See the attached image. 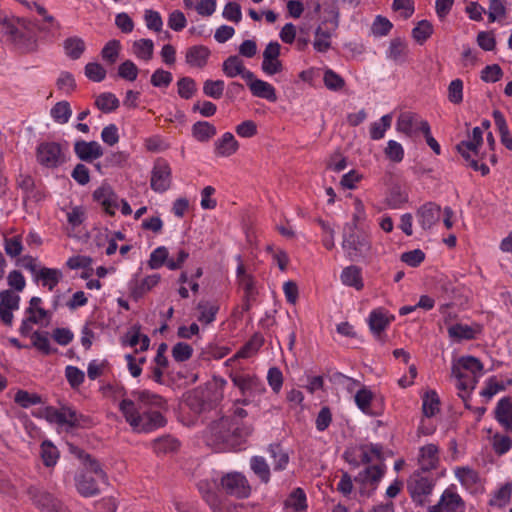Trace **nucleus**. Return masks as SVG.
<instances>
[{
	"label": "nucleus",
	"mask_w": 512,
	"mask_h": 512,
	"mask_svg": "<svg viewBox=\"0 0 512 512\" xmlns=\"http://www.w3.org/2000/svg\"><path fill=\"white\" fill-rule=\"evenodd\" d=\"M224 87V81L208 79L203 84V93L213 99H219L223 95Z\"/></svg>",
	"instance_id": "53"
},
{
	"label": "nucleus",
	"mask_w": 512,
	"mask_h": 512,
	"mask_svg": "<svg viewBox=\"0 0 512 512\" xmlns=\"http://www.w3.org/2000/svg\"><path fill=\"white\" fill-rule=\"evenodd\" d=\"M328 2L324 4V12L328 15L322 22V24H326L330 22L332 24V31H335L339 27L340 22V10L338 7L337 0H327Z\"/></svg>",
	"instance_id": "46"
},
{
	"label": "nucleus",
	"mask_w": 512,
	"mask_h": 512,
	"mask_svg": "<svg viewBox=\"0 0 512 512\" xmlns=\"http://www.w3.org/2000/svg\"><path fill=\"white\" fill-rule=\"evenodd\" d=\"M74 151L77 157L86 162H92L103 155L101 145L96 141L86 142L84 140L76 141Z\"/></svg>",
	"instance_id": "13"
},
{
	"label": "nucleus",
	"mask_w": 512,
	"mask_h": 512,
	"mask_svg": "<svg viewBox=\"0 0 512 512\" xmlns=\"http://www.w3.org/2000/svg\"><path fill=\"white\" fill-rule=\"evenodd\" d=\"M153 449L156 453H170L174 452L179 447V442L176 438L165 435L162 437H159L153 441Z\"/></svg>",
	"instance_id": "38"
},
{
	"label": "nucleus",
	"mask_w": 512,
	"mask_h": 512,
	"mask_svg": "<svg viewBox=\"0 0 512 512\" xmlns=\"http://www.w3.org/2000/svg\"><path fill=\"white\" fill-rule=\"evenodd\" d=\"M231 380L241 390L242 394L262 392L264 390L260 380L249 374L235 373L231 375Z\"/></svg>",
	"instance_id": "15"
},
{
	"label": "nucleus",
	"mask_w": 512,
	"mask_h": 512,
	"mask_svg": "<svg viewBox=\"0 0 512 512\" xmlns=\"http://www.w3.org/2000/svg\"><path fill=\"white\" fill-rule=\"evenodd\" d=\"M495 418L507 432H512V400L504 397L495 408Z\"/></svg>",
	"instance_id": "19"
},
{
	"label": "nucleus",
	"mask_w": 512,
	"mask_h": 512,
	"mask_svg": "<svg viewBox=\"0 0 512 512\" xmlns=\"http://www.w3.org/2000/svg\"><path fill=\"white\" fill-rule=\"evenodd\" d=\"M85 75L91 81L101 82L106 77V70L101 64L90 62L85 66Z\"/></svg>",
	"instance_id": "59"
},
{
	"label": "nucleus",
	"mask_w": 512,
	"mask_h": 512,
	"mask_svg": "<svg viewBox=\"0 0 512 512\" xmlns=\"http://www.w3.org/2000/svg\"><path fill=\"white\" fill-rule=\"evenodd\" d=\"M36 157L41 165L48 168H55L64 162L61 146L56 142H43L39 144Z\"/></svg>",
	"instance_id": "6"
},
{
	"label": "nucleus",
	"mask_w": 512,
	"mask_h": 512,
	"mask_svg": "<svg viewBox=\"0 0 512 512\" xmlns=\"http://www.w3.org/2000/svg\"><path fill=\"white\" fill-rule=\"evenodd\" d=\"M417 217L423 229H430L440 219V207L432 202L426 203L417 211Z\"/></svg>",
	"instance_id": "17"
},
{
	"label": "nucleus",
	"mask_w": 512,
	"mask_h": 512,
	"mask_svg": "<svg viewBox=\"0 0 512 512\" xmlns=\"http://www.w3.org/2000/svg\"><path fill=\"white\" fill-rule=\"evenodd\" d=\"M193 348L185 342H178L172 348V357L177 362H185L192 357Z\"/></svg>",
	"instance_id": "57"
},
{
	"label": "nucleus",
	"mask_w": 512,
	"mask_h": 512,
	"mask_svg": "<svg viewBox=\"0 0 512 512\" xmlns=\"http://www.w3.org/2000/svg\"><path fill=\"white\" fill-rule=\"evenodd\" d=\"M448 100L453 104H460L463 101V81L455 79L448 86Z\"/></svg>",
	"instance_id": "61"
},
{
	"label": "nucleus",
	"mask_w": 512,
	"mask_h": 512,
	"mask_svg": "<svg viewBox=\"0 0 512 512\" xmlns=\"http://www.w3.org/2000/svg\"><path fill=\"white\" fill-rule=\"evenodd\" d=\"M62 277L63 274L59 269L41 267L34 280L41 282L43 287H47L51 291L58 285Z\"/></svg>",
	"instance_id": "25"
},
{
	"label": "nucleus",
	"mask_w": 512,
	"mask_h": 512,
	"mask_svg": "<svg viewBox=\"0 0 512 512\" xmlns=\"http://www.w3.org/2000/svg\"><path fill=\"white\" fill-rule=\"evenodd\" d=\"M14 401L23 408H28L33 405L41 404L42 398L35 393H29L25 390H19L14 397Z\"/></svg>",
	"instance_id": "50"
},
{
	"label": "nucleus",
	"mask_w": 512,
	"mask_h": 512,
	"mask_svg": "<svg viewBox=\"0 0 512 512\" xmlns=\"http://www.w3.org/2000/svg\"><path fill=\"white\" fill-rule=\"evenodd\" d=\"M251 432V427L240 428L239 424L230 417H222L208 426L205 437L209 445L224 443L235 446L240 439L247 437Z\"/></svg>",
	"instance_id": "1"
},
{
	"label": "nucleus",
	"mask_w": 512,
	"mask_h": 512,
	"mask_svg": "<svg viewBox=\"0 0 512 512\" xmlns=\"http://www.w3.org/2000/svg\"><path fill=\"white\" fill-rule=\"evenodd\" d=\"M20 297L12 290H3L0 292V319L7 325L13 323V311L19 308Z\"/></svg>",
	"instance_id": "12"
},
{
	"label": "nucleus",
	"mask_w": 512,
	"mask_h": 512,
	"mask_svg": "<svg viewBox=\"0 0 512 512\" xmlns=\"http://www.w3.org/2000/svg\"><path fill=\"white\" fill-rule=\"evenodd\" d=\"M269 453L274 459V470H284L289 462V455L283 450L280 444L269 445Z\"/></svg>",
	"instance_id": "40"
},
{
	"label": "nucleus",
	"mask_w": 512,
	"mask_h": 512,
	"mask_svg": "<svg viewBox=\"0 0 512 512\" xmlns=\"http://www.w3.org/2000/svg\"><path fill=\"white\" fill-rule=\"evenodd\" d=\"M41 456L44 465L47 467H51L56 464L58 459L57 448L51 443L44 442L41 446Z\"/></svg>",
	"instance_id": "63"
},
{
	"label": "nucleus",
	"mask_w": 512,
	"mask_h": 512,
	"mask_svg": "<svg viewBox=\"0 0 512 512\" xmlns=\"http://www.w3.org/2000/svg\"><path fill=\"white\" fill-rule=\"evenodd\" d=\"M210 50L203 45H195L190 47L186 52V62L192 67L203 68L206 66Z\"/></svg>",
	"instance_id": "23"
},
{
	"label": "nucleus",
	"mask_w": 512,
	"mask_h": 512,
	"mask_svg": "<svg viewBox=\"0 0 512 512\" xmlns=\"http://www.w3.org/2000/svg\"><path fill=\"white\" fill-rule=\"evenodd\" d=\"M192 135L200 142H207L216 135V127L207 121H198L192 126Z\"/></svg>",
	"instance_id": "34"
},
{
	"label": "nucleus",
	"mask_w": 512,
	"mask_h": 512,
	"mask_svg": "<svg viewBox=\"0 0 512 512\" xmlns=\"http://www.w3.org/2000/svg\"><path fill=\"white\" fill-rule=\"evenodd\" d=\"M449 337L456 340H471L475 337V331L472 327L464 324H454L448 328Z\"/></svg>",
	"instance_id": "45"
},
{
	"label": "nucleus",
	"mask_w": 512,
	"mask_h": 512,
	"mask_svg": "<svg viewBox=\"0 0 512 512\" xmlns=\"http://www.w3.org/2000/svg\"><path fill=\"white\" fill-rule=\"evenodd\" d=\"M160 281L159 274H153L145 277L140 282L131 283V295L134 299L141 298L144 294L155 287Z\"/></svg>",
	"instance_id": "29"
},
{
	"label": "nucleus",
	"mask_w": 512,
	"mask_h": 512,
	"mask_svg": "<svg viewBox=\"0 0 512 512\" xmlns=\"http://www.w3.org/2000/svg\"><path fill=\"white\" fill-rule=\"evenodd\" d=\"M384 474V464L372 465L368 466L364 471L360 472L358 476L355 478V481L361 482L363 484H370L372 486V489L375 490Z\"/></svg>",
	"instance_id": "21"
},
{
	"label": "nucleus",
	"mask_w": 512,
	"mask_h": 512,
	"mask_svg": "<svg viewBox=\"0 0 512 512\" xmlns=\"http://www.w3.org/2000/svg\"><path fill=\"white\" fill-rule=\"evenodd\" d=\"M220 485L227 494L238 498L247 497L250 493V486L246 478L237 472L228 473L223 476Z\"/></svg>",
	"instance_id": "7"
},
{
	"label": "nucleus",
	"mask_w": 512,
	"mask_h": 512,
	"mask_svg": "<svg viewBox=\"0 0 512 512\" xmlns=\"http://www.w3.org/2000/svg\"><path fill=\"white\" fill-rule=\"evenodd\" d=\"M422 410L426 417H433L440 408V399L434 390H429L423 395Z\"/></svg>",
	"instance_id": "36"
},
{
	"label": "nucleus",
	"mask_w": 512,
	"mask_h": 512,
	"mask_svg": "<svg viewBox=\"0 0 512 512\" xmlns=\"http://www.w3.org/2000/svg\"><path fill=\"white\" fill-rule=\"evenodd\" d=\"M197 486L199 492L209 507L211 509H216L217 501L220 499L216 493V489L219 488L218 482L216 480H201Z\"/></svg>",
	"instance_id": "26"
},
{
	"label": "nucleus",
	"mask_w": 512,
	"mask_h": 512,
	"mask_svg": "<svg viewBox=\"0 0 512 512\" xmlns=\"http://www.w3.org/2000/svg\"><path fill=\"white\" fill-rule=\"evenodd\" d=\"M120 51V42L118 40H110L106 43L101 51L102 58L110 64L116 62Z\"/></svg>",
	"instance_id": "60"
},
{
	"label": "nucleus",
	"mask_w": 512,
	"mask_h": 512,
	"mask_svg": "<svg viewBox=\"0 0 512 512\" xmlns=\"http://www.w3.org/2000/svg\"><path fill=\"white\" fill-rule=\"evenodd\" d=\"M154 43L150 39H140L133 43V53L145 61L153 57Z\"/></svg>",
	"instance_id": "44"
},
{
	"label": "nucleus",
	"mask_w": 512,
	"mask_h": 512,
	"mask_svg": "<svg viewBox=\"0 0 512 512\" xmlns=\"http://www.w3.org/2000/svg\"><path fill=\"white\" fill-rule=\"evenodd\" d=\"M222 70L227 77L234 78L243 73L244 63L239 56L232 55L223 62Z\"/></svg>",
	"instance_id": "39"
},
{
	"label": "nucleus",
	"mask_w": 512,
	"mask_h": 512,
	"mask_svg": "<svg viewBox=\"0 0 512 512\" xmlns=\"http://www.w3.org/2000/svg\"><path fill=\"white\" fill-rule=\"evenodd\" d=\"M420 122H426L412 112H403L399 115L396 128L399 132L411 136L416 131H420Z\"/></svg>",
	"instance_id": "20"
},
{
	"label": "nucleus",
	"mask_w": 512,
	"mask_h": 512,
	"mask_svg": "<svg viewBox=\"0 0 512 512\" xmlns=\"http://www.w3.org/2000/svg\"><path fill=\"white\" fill-rule=\"evenodd\" d=\"M197 310L199 311L198 321L208 325L215 320L219 306L216 303L207 300H201L197 304Z\"/></svg>",
	"instance_id": "32"
},
{
	"label": "nucleus",
	"mask_w": 512,
	"mask_h": 512,
	"mask_svg": "<svg viewBox=\"0 0 512 512\" xmlns=\"http://www.w3.org/2000/svg\"><path fill=\"white\" fill-rule=\"evenodd\" d=\"M132 396L136 399L139 405L137 408L139 410H141L144 406L161 407L164 403V400L161 396L147 390L133 391Z\"/></svg>",
	"instance_id": "33"
},
{
	"label": "nucleus",
	"mask_w": 512,
	"mask_h": 512,
	"mask_svg": "<svg viewBox=\"0 0 512 512\" xmlns=\"http://www.w3.org/2000/svg\"><path fill=\"white\" fill-rule=\"evenodd\" d=\"M323 82L327 89L339 91L345 86V80L330 68L324 70Z\"/></svg>",
	"instance_id": "48"
},
{
	"label": "nucleus",
	"mask_w": 512,
	"mask_h": 512,
	"mask_svg": "<svg viewBox=\"0 0 512 512\" xmlns=\"http://www.w3.org/2000/svg\"><path fill=\"white\" fill-rule=\"evenodd\" d=\"M250 466L252 471L260 478L264 483H268L270 480V468L266 460L261 456H254L250 460Z\"/></svg>",
	"instance_id": "43"
},
{
	"label": "nucleus",
	"mask_w": 512,
	"mask_h": 512,
	"mask_svg": "<svg viewBox=\"0 0 512 512\" xmlns=\"http://www.w3.org/2000/svg\"><path fill=\"white\" fill-rule=\"evenodd\" d=\"M286 505L293 507L296 511L303 512L307 509L306 495L301 488H296L286 500Z\"/></svg>",
	"instance_id": "55"
},
{
	"label": "nucleus",
	"mask_w": 512,
	"mask_h": 512,
	"mask_svg": "<svg viewBox=\"0 0 512 512\" xmlns=\"http://www.w3.org/2000/svg\"><path fill=\"white\" fill-rule=\"evenodd\" d=\"M332 30H324L322 25H319L315 30V39L313 42L314 49L318 52L324 53L331 48L330 38Z\"/></svg>",
	"instance_id": "37"
},
{
	"label": "nucleus",
	"mask_w": 512,
	"mask_h": 512,
	"mask_svg": "<svg viewBox=\"0 0 512 512\" xmlns=\"http://www.w3.org/2000/svg\"><path fill=\"white\" fill-rule=\"evenodd\" d=\"M445 512H458L464 508V502L459 494L446 489L437 503Z\"/></svg>",
	"instance_id": "27"
},
{
	"label": "nucleus",
	"mask_w": 512,
	"mask_h": 512,
	"mask_svg": "<svg viewBox=\"0 0 512 512\" xmlns=\"http://www.w3.org/2000/svg\"><path fill=\"white\" fill-rule=\"evenodd\" d=\"M434 486L433 478L424 472L415 471L407 480V491L413 502L419 506L428 503Z\"/></svg>",
	"instance_id": "4"
},
{
	"label": "nucleus",
	"mask_w": 512,
	"mask_h": 512,
	"mask_svg": "<svg viewBox=\"0 0 512 512\" xmlns=\"http://www.w3.org/2000/svg\"><path fill=\"white\" fill-rule=\"evenodd\" d=\"M253 96L266 99L270 102L277 100L275 88L268 82L263 80H255L248 84Z\"/></svg>",
	"instance_id": "28"
},
{
	"label": "nucleus",
	"mask_w": 512,
	"mask_h": 512,
	"mask_svg": "<svg viewBox=\"0 0 512 512\" xmlns=\"http://www.w3.org/2000/svg\"><path fill=\"white\" fill-rule=\"evenodd\" d=\"M492 447L497 455H504L512 448V438L496 433L492 438Z\"/></svg>",
	"instance_id": "54"
},
{
	"label": "nucleus",
	"mask_w": 512,
	"mask_h": 512,
	"mask_svg": "<svg viewBox=\"0 0 512 512\" xmlns=\"http://www.w3.org/2000/svg\"><path fill=\"white\" fill-rule=\"evenodd\" d=\"M32 346L45 355L51 354L50 341L47 332L35 331L31 334Z\"/></svg>",
	"instance_id": "52"
},
{
	"label": "nucleus",
	"mask_w": 512,
	"mask_h": 512,
	"mask_svg": "<svg viewBox=\"0 0 512 512\" xmlns=\"http://www.w3.org/2000/svg\"><path fill=\"white\" fill-rule=\"evenodd\" d=\"M365 218L366 214L364 205L359 199H356L354 202V213L352 216V221L346 223L343 229L358 230L359 225L365 220Z\"/></svg>",
	"instance_id": "51"
},
{
	"label": "nucleus",
	"mask_w": 512,
	"mask_h": 512,
	"mask_svg": "<svg viewBox=\"0 0 512 512\" xmlns=\"http://www.w3.org/2000/svg\"><path fill=\"white\" fill-rule=\"evenodd\" d=\"M65 376L73 389L78 388L85 379L84 372L75 366H67L65 369Z\"/></svg>",
	"instance_id": "62"
},
{
	"label": "nucleus",
	"mask_w": 512,
	"mask_h": 512,
	"mask_svg": "<svg viewBox=\"0 0 512 512\" xmlns=\"http://www.w3.org/2000/svg\"><path fill=\"white\" fill-rule=\"evenodd\" d=\"M119 410L125 420L137 432H150L165 425V418L159 411H144L137 408L131 399H123L119 404Z\"/></svg>",
	"instance_id": "2"
},
{
	"label": "nucleus",
	"mask_w": 512,
	"mask_h": 512,
	"mask_svg": "<svg viewBox=\"0 0 512 512\" xmlns=\"http://www.w3.org/2000/svg\"><path fill=\"white\" fill-rule=\"evenodd\" d=\"M433 33V26L427 20H421L417 26L412 30V36L416 42L423 44L431 37Z\"/></svg>",
	"instance_id": "49"
},
{
	"label": "nucleus",
	"mask_w": 512,
	"mask_h": 512,
	"mask_svg": "<svg viewBox=\"0 0 512 512\" xmlns=\"http://www.w3.org/2000/svg\"><path fill=\"white\" fill-rule=\"evenodd\" d=\"M342 248L351 261H359L369 256L372 244L365 232L343 229Z\"/></svg>",
	"instance_id": "3"
},
{
	"label": "nucleus",
	"mask_w": 512,
	"mask_h": 512,
	"mask_svg": "<svg viewBox=\"0 0 512 512\" xmlns=\"http://www.w3.org/2000/svg\"><path fill=\"white\" fill-rule=\"evenodd\" d=\"M341 281L344 285L354 287L356 290L363 288L361 269L355 265L348 266L341 273Z\"/></svg>",
	"instance_id": "31"
},
{
	"label": "nucleus",
	"mask_w": 512,
	"mask_h": 512,
	"mask_svg": "<svg viewBox=\"0 0 512 512\" xmlns=\"http://www.w3.org/2000/svg\"><path fill=\"white\" fill-rule=\"evenodd\" d=\"M16 185L24 193V203L28 200L38 202L43 199V195L35 188V181L32 176L20 173L16 178Z\"/></svg>",
	"instance_id": "18"
},
{
	"label": "nucleus",
	"mask_w": 512,
	"mask_h": 512,
	"mask_svg": "<svg viewBox=\"0 0 512 512\" xmlns=\"http://www.w3.org/2000/svg\"><path fill=\"white\" fill-rule=\"evenodd\" d=\"M172 172L169 164L164 160H158L151 172L150 186L158 193L167 191L171 186Z\"/></svg>",
	"instance_id": "8"
},
{
	"label": "nucleus",
	"mask_w": 512,
	"mask_h": 512,
	"mask_svg": "<svg viewBox=\"0 0 512 512\" xmlns=\"http://www.w3.org/2000/svg\"><path fill=\"white\" fill-rule=\"evenodd\" d=\"M69 451L78 459L82 460L86 470L93 472L98 479L106 480V474L102 470L99 462L92 458L90 454L86 453L83 449L73 444H69Z\"/></svg>",
	"instance_id": "14"
},
{
	"label": "nucleus",
	"mask_w": 512,
	"mask_h": 512,
	"mask_svg": "<svg viewBox=\"0 0 512 512\" xmlns=\"http://www.w3.org/2000/svg\"><path fill=\"white\" fill-rule=\"evenodd\" d=\"M354 399H355V403H356L357 407L363 413L368 414V415H374L370 411V405H371V401L373 399V393L371 390H369L366 387H362L360 390L357 391Z\"/></svg>",
	"instance_id": "47"
},
{
	"label": "nucleus",
	"mask_w": 512,
	"mask_h": 512,
	"mask_svg": "<svg viewBox=\"0 0 512 512\" xmlns=\"http://www.w3.org/2000/svg\"><path fill=\"white\" fill-rule=\"evenodd\" d=\"M168 250L164 246L156 248L151 254L148 260V266L151 269H158L167 263Z\"/></svg>",
	"instance_id": "58"
},
{
	"label": "nucleus",
	"mask_w": 512,
	"mask_h": 512,
	"mask_svg": "<svg viewBox=\"0 0 512 512\" xmlns=\"http://www.w3.org/2000/svg\"><path fill=\"white\" fill-rule=\"evenodd\" d=\"M216 400L217 398L212 396V390L208 387H198L186 398L187 405L198 413L210 408Z\"/></svg>",
	"instance_id": "11"
},
{
	"label": "nucleus",
	"mask_w": 512,
	"mask_h": 512,
	"mask_svg": "<svg viewBox=\"0 0 512 512\" xmlns=\"http://www.w3.org/2000/svg\"><path fill=\"white\" fill-rule=\"evenodd\" d=\"M392 320H394V316H388L384 309H375L369 315V328L372 333L380 339L381 333L388 327Z\"/></svg>",
	"instance_id": "16"
},
{
	"label": "nucleus",
	"mask_w": 512,
	"mask_h": 512,
	"mask_svg": "<svg viewBox=\"0 0 512 512\" xmlns=\"http://www.w3.org/2000/svg\"><path fill=\"white\" fill-rule=\"evenodd\" d=\"M215 154L220 157H229L236 153L239 148L238 141L232 133L226 132L214 143Z\"/></svg>",
	"instance_id": "22"
},
{
	"label": "nucleus",
	"mask_w": 512,
	"mask_h": 512,
	"mask_svg": "<svg viewBox=\"0 0 512 512\" xmlns=\"http://www.w3.org/2000/svg\"><path fill=\"white\" fill-rule=\"evenodd\" d=\"M51 117L59 124H65L69 121L72 111L67 101L57 102L50 111Z\"/></svg>",
	"instance_id": "42"
},
{
	"label": "nucleus",
	"mask_w": 512,
	"mask_h": 512,
	"mask_svg": "<svg viewBox=\"0 0 512 512\" xmlns=\"http://www.w3.org/2000/svg\"><path fill=\"white\" fill-rule=\"evenodd\" d=\"M281 46L278 42H270L263 52L262 71L267 75H274L283 70L279 60Z\"/></svg>",
	"instance_id": "10"
},
{
	"label": "nucleus",
	"mask_w": 512,
	"mask_h": 512,
	"mask_svg": "<svg viewBox=\"0 0 512 512\" xmlns=\"http://www.w3.org/2000/svg\"><path fill=\"white\" fill-rule=\"evenodd\" d=\"M461 369L467 370L473 374V384L471 389L475 388L476 385V377L481 375L483 370V364L480 360L473 356L461 357L456 365Z\"/></svg>",
	"instance_id": "35"
},
{
	"label": "nucleus",
	"mask_w": 512,
	"mask_h": 512,
	"mask_svg": "<svg viewBox=\"0 0 512 512\" xmlns=\"http://www.w3.org/2000/svg\"><path fill=\"white\" fill-rule=\"evenodd\" d=\"M172 80L173 76L169 71L157 69L152 74L150 81L154 87L166 88L171 84Z\"/></svg>",
	"instance_id": "64"
},
{
	"label": "nucleus",
	"mask_w": 512,
	"mask_h": 512,
	"mask_svg": "<svg viewBox=\"0 0 512 512\" xmlns=\"http://www.w3.org/2000/svg\"><path fill=\"white\" fill-rule=\"evenodd\" d=\"M65 54L72 60L79 59L86 50L84 40L78 36L68 37L63 42Z\"/></svg>",
	"instance_id": "30"
},
{
	"label": "nucleus",
	"mask_w": 512,
	"mask_h": 512,
	"mask_svg": "<svg viewBox=\"0 0 512 512\" xmlns=\"http://www.w3.org/2000/svg\"><path fill=\"white\" fill-rule=\"evenodd\" d=\"M178 94L183 99H190L196 92V82L190 77H182L177 82Z\"/></svg>",
	"instance_id": "56"
},
{
	"label": "nucleus",
	"mask_w": 512,
	"mask_h": 512,
	"mask_svg": "<svg viewBox=\"0 0 512 512\" xmlns=\"http://www.w3.org/2000/svg\"><path fill=\"white\" fill-rule=\"evenodd\" d=\"M90 473L92 472L87 470L76 478V488L84 497L94 496L99 493L96 479Z\"/></svg>",
	"instance_id": "24"
},
{
	"label": "nucleus",
	"mask_w": 512,
	"mask_h": 512,
	"mask_svg": "<svg viewBox=\"0 0 512 512\" xmlns=\"http://www.w3.org/2000/svg\"><path fill=\"white\" fill-rule=\"evenodd\" d=\"M95 105L102 112L110 113L119 107V100L114 94L106 92L96 98Z\"/></svg>",
	"instance_id": "41"
},
{
	"label": "nucleus",
	"mask_w": 512,
	"mask_h": 512,
	"mask_svg": "<svg viewBox=\"0 0 512 512\" xmlns=\"http://www.w3.org/2000/svg\"><path fill=\"white\" fill-rule=\"evenodd\" d=\"M0 37L13 44L21 52L33 51L36 40L27 32L20 30L6 18H0Z\"/></svg>",
	"instance_id": "5"
},
{
	"label": "nucleus",
	"mask_w": 512,
	"mask_h": 512,
	"mask_svg": "<svg viewBox=\"0 0 512 512\" xmlns=\"http://www.w3.org/2000/svg\"><path fill=\"white\" fill-rule=\"evenodd\" d=\"M27 493L33 504L42 512H59V503L49 492L37 486H30Z\"/></svg>",
	"instance_id": "9"
}]
</instances>
